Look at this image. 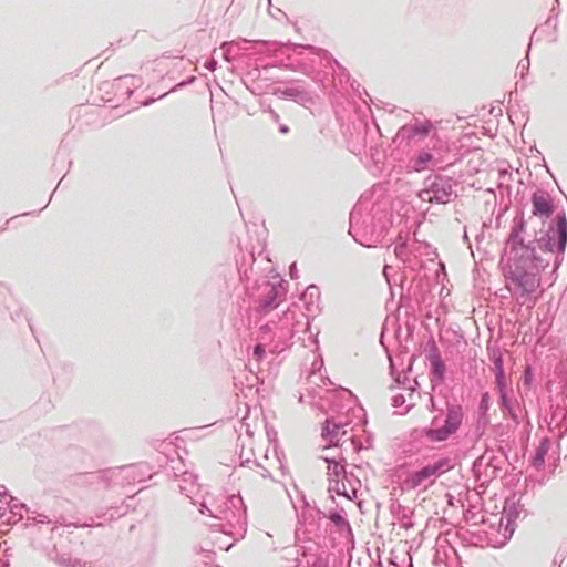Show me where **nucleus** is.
I'll return each instance as SVG.
<instances>
[{"label":"nucleus","mask_w":567,"mask_h":567,"mask_svg":"<svg viewBox=\"0 0 567 567\" xmlns=\"http://www.w3.org/2000/svg\"><path fill=\"white\" fill-rule=\"evenodd\" d=\"M530 241H534L535 248L538 247L542 252L557 251L563 254L567 245V218L565 213L557 214L543 235L537 237V234H535L533 239H526V243Z\"/></svg>","instance_id":"obj_7"},{"label":"nucleus","mask_w":567,"mask_h":567,"mask_svg":"<svg viewBox=\"0 0 567 567\" xmlns=\"http://www.w3.org/2000/svg\"><path fill=\"white\" fill-rule=\"evenodd\" d=\"M177 487L181 494L193 499L192 495L198 491L197 476L193 472H183L177 478Z\"/></svg>","instance_id":"obj_18"},{"label":"nucleus","mask_w":567,"mask_h":567,"mask_svg":"<svg viewBox=\"0 0 567 567\" xmlns=\"http://www.w3.org/2000/svg\"><path fill=\"white\" fill-rule=\"evenodd\" d=\"M405 401L406 400L403 394H396L392 398V405L396 409H402V411H400V414L408 413L412 406V404L404 406Z\"/></svg>","instance_id":"obj_27"},{"label":"nucleus","mask_w":567,"mask_h":567,"mask_svg":"<svg viewBox=\"0 0 567 567\" xmlns=\"http://www.w3.org/2000/svg\"><path fill=\"white\" fill-rule=\"evenodd\" d=\"M529 65H530V62H529V58L528 55L524 59H522L518 64H517V70H519L520 72V78L524 79L525 75L527 74L528 70H529Z\"/></svg>","instance_id":"obj_30"},{"label":"nucleus","mask_w":567,"mask_h":567,"mask_svg":"<svg viewBox=\"0 0 567 567\" xmlns=\"http://www.w3.org/2000/svg\"><path fill=\"white\" fill-rule=\"evenodd\" d=\"M239 457H240L243 464L250 462V460L248 457H244V453L243 452L240 453Z\"/></svg>","instance_id":"obj_44"},{"label":"nucleus","mask_w":567,"mask_h":567,"mask_svg":"<svg viewBox=\"0 0 567 567\" xmlns=\"http://www.w3.org/2000/svg\"><path fill=\"white\" fill-rule=\"evenodd\" d=\"M272 93L280 99H288L302 105L312 101L310 93L299 86L277 87Z\"/></svg>","instance_id":"obj_15"},{"label":"nucleus","mask_w":567,"mask_h":567,"mask_svg":"<svg viewBox=\"0 0 567 567\" xmlns=\"http://www.w3.org/2000/svg\"><path fill=\"white\" fill-rule=\"evenodd\" d=\"M279 132L282 134H287L289 132V127L286 124H281L279 126Z\"/></svg>","instance_id":"obj_41"},{"label":"nucleus","mask_w":567,"mask_h":567,"mask_svg":"<svg viewBox=\"0 0 567 567\" xmlns=\"http://www.w3.org/2000/svg\"><path fill=\"white\" fill-rule=\"evenodd\" d=\"M312 290L317 291V287L316 286H310L307 289V291H308V293H310V296H312Z\"/></svg>","instance_id":"obj_46"},{"label":"nucleus","mask_w":567,"mask_h":567,"mask_svg":"<svg viewBox=\"0 0 567 567\" xmlns=\"http://www.w3.org/2000/svg\"><path fill=\"white\" fill-rule=\"evenodd\" d=\"M416 137H425L429 136L434 130V125L430 120H425L423 122H414L411 123Z\"/></svg>","instance_id":"obj_22"},{"label":"nucleus","mask_w":567,"mask_h":567,"mask_svg":"<svg viewBox=\"0 0 567 567\" xmlns=\"http://www.w3.org/2000/svg\"><path fill=\"white\" fill-rule=\"evenodd\" d=\"M155 100H156V99H153V97L147 99V100H145V101L142 103V105H144V106H148V105H151L153 102H155Z\"/></svg>","instance_id":"obj_42"},{"label":"nucleus","mask_w":567,"mask_h":567,"mask_svg":"<svg viewBox=\"0 0 567 567\" xmlns=\"http://www.w3.org/2000/svg\"><path fill=\"white\" fill-rule=\"evenodd\" d=\"M344 424L342 422H334L332 419H327L322 427V437L331 445H337L341 436L346 434Z\"/></svg>","instance_id":"obj_17"},{"label":"nucleus","mask_w":567,"mask_h":567,"mask_svg":"<svg viewBox=\"0 0 567 567\" xmlns=\"http://www.w3.org/2000/svg\"><path fill=\"white\" fill-rule=\"evenodd\" d=\"M414 138H416L414 128H413L412 124L409 123L399 128L394 141L400 140L401 142L406 141L408 143H410Z\"/></svg>","instance_id":"obj_23"},{"label":"nucleus","mask_w":567,"mask_h":567,"mask_svg":"<svg viewBox=\"0 0 567 567\" xmlns=\"http://www.w3.org/2000/svg\"><path fill=\"white\" fill-rule=\"evenodd\" d=\"M269 114L271 116V118L275 121V122H278L279 121V115L276 111H274L272 109H269Z\"/></svg>","instance_id":"obj_38"},{"label":"nucleus","mask_w":567,"mask_h":567,"mask_svg":"<svg viewBox=\"0 0 567 567\" xmlns=\"http://www.w3.org/2000/svg\"><path fill=\"white\" fill-rule=\"evenodd\" d=\"M527 221L524 213L516 214L505 244L503 268L505 288L520 305L529 301L540 286L542 271L548 266L537 254L534 241L526 243Z\"/></svg>","instance_id":"obj_1"},{"label":"nucleus","mask_w":567,"mask_h":567,"mask_svg":"<svg viewBox=\"0 0 567 567\" xmlns=\"http://www.w3.org/2000/svg\"><path fill=\"white\" fill-rule=\"evenodd\" d=\"M244 426H246V429H245L246 434H247L249 437H251V436H252V432H251V430L249 429V426L243 423V424H241V427H244Z\"/></svg>","instance_id":"obj_43"},{"label":"nucleus","mask_w":567,"mask_h":567,"mask_svg":"<svg viewBox=\"0 0 567 567\" xmlns=\"http://www.w3.org/2000/svg\"><path fill=\"white\" fill-rule=\"evenodd\" d=\"M205 68L212 72L215 71L217 68V61L214 58L207 60L205 62Z\"/></svg>","instance_id":"obj_36"},{"label":"nucleus","mask_w":567,"mask_h":567,"mask_svg":"<svg viewBox=\"0 0 567 567\" xmlns=\"http://www.w3.org/2000/svg\"><path fill=\"white\" fill-rule=\"evenodd\" d=\"M394 254L399 259L404 260L408 255V245L405 243L396 244L394 247Z\"/></svg>","instance_id":"obj_31"},{"label":"nucleus","mask_w":567,"mask_h":567,"mask_svg":"<svg viewBox=\"0 0 567 567\" xmlns=\"http://www.w3.org/2000/svg\"><path fill=\"white\" fill-rule=\"evenodd\" d=\"M24 513L29 514V508L24 503L18 502L14 497H9L4 505H0V520L4 525H16L24 517Z\"/></svg>","instance_id":"obj_13"},{"label":"nucleus","mask_w":567,"mask_h":567,"mask_svg":"<svg viewBox=\"0 0 567 567\" xmlns=\"http://www.w3.org/2000/svg\"><path fill=\"white\" fill-rule=\"evenodd\" d=\"M271 328L269 324H265L261 327V331L265 332V340L267 339V334L270 332Z\"/></svg>","instance_id":"obj_40"},{"label":"nucleus","mask_w":567,"mask_h":567,"mask_svg":"<svg viewBox=\"0 0 567 567\" xmlns=\"http://www.w3.org/2000/svg\"><path fill=\"white\" fill-rule=\"evenodd\" d=\"M499 408L504 416H508L516 425L520 423L518 413L508 395H502V398H499Z\"/></svg>","instance_id":"obj_20"},{"label":"nucleus","mask_w":567,"mask_h":567,"mask_svg":"<svg viewBox=\"0 0 567 567\" xmlns=\"http://www.w3.org/2000/svg\"><path fill=\"white\" fill-rule=\"evenodd\" d=\"M517 516H518V512H517V509L515 508L514 505L512 507H509V508L506 507L504 513H503V515H502V520L506 519L505 530L506 532L508 530L511 533V535L514 533L513 525H514Z\"/></svg>","instance_id":"obj_24"},{"label":"nucleus","mask_w":567,"mask_h":567,"mask_svg":"<svg viewBox=\"0 0 567 567\" xmlns=\"http://www.w3.org/2000/svg\"><path fill=\"white\" fill-rule=\"evenodd\" d=\"M491 360L494 364L495 373L505 372L503 355L499 351H493V353L491 354Z\"/></svg>","instance_id":"obj_28"},{"label":"nucleus","mask_w":567,"mask_h":567,"mask_svg":"<svg viewBox=\"0 0 567 567\" xmlns=\"http://www.w3.org/2000/svg\"><path fill=\"white\" fill-rule=\"evenodd\" d=\"M322 458L328 464V491L344 496L349 501H354L358 497L361 481L352 472H348L344 464L334 457L323 456Z\"/></svg>","instance_id":"obj_4"},{"label":"nucleus","mask_w":567,"mask_h":567,"mask_svg":"<svg viewBox=\"0 0 567 567\" xmlns=\"http://www.w3.org/2000/svg\"><path fill=\"white\" fill-rule=\"evenodd\" d=\"M290 276H291L292 279L297 278V267H296V264H292L290 266Z\"/></svg>","instance_id":"obj_39"},{"label":"nucleus","mask_w":567,"mask_h":567,"mask_svg":"<svg viewBox=\"0 0 567 567\" xmlns=\"http://www.w3.org/2000/svg\"><path fill=\"white\" fill-rule=\"evenodd\" d=\"M453 468L450 457H440L416 471L408 473L404 478V486L408 489L426 488L431 486L437 477Z\"/></svg>","instance_id":"obj_8"},{"label":"nucleus","mask_w":567,"mask_h":567,"mask_svg":"<svg viewBox=\"0 0 567 567\" xmlns=\"http://www.w3.org/2000/svg\"><path fill=\"white\" fill-rule=\"evenodd\" d=\"M230 547H231V544L227 545V547H225V550H228Z\"/></svg>","instance_id":"obj_53"},{"label":"nucleus","mask_w":567,"mask_h":567,"mask_svg":"<svg viewBox=\"0 0 567 567\" xmlns=\"http://www.w3.org/2000/svg\"><path fill=\"white\" fill-rule=\"evenodd\" d=\"M489 405H491L489 393L488 392L482 393L480 402H478V408H477V413H478L480 419L486 417L487 412L489 410Z\"/></svg>","instance_id":"obj_26"},{"label":"nucleus","mask_w":567,"mask_h":567,"mask_svg":"<svg viewBox=\"0 0 567 567\" xmlns=\"http://www.w3.org/2000/svg\"><path fill=\"white\" fill-rule=\"evenodd\" d=\"M261 476L262 477H270V472L268 470H266V468H262Z\"/></svg>","instance_id":"obj_45"},{"label":"nucleus","mask_w":567,"mask_h":567,"mask_svg":"<svg viewBox=\"0 0 567 567\" xmlns=\"http://www.w3.org/2000/svg\"><path fill=\"white\" fill-rule=\"evenodd\" d=\"M533 378H534L533 371H532L530 367H527L524 371V377H523L524 385L529 386L533 381Z\"/></svg>","instance_id":"obj_35"},{"label":"nucleus","mask_w":567,"mask_h":567,"mask_svg":"<svg viewBox=\"0 0 567 567\" xmlns=\"http://www.w3.org/2000/svg\"><path fill=\"white\" fill-rule=\"evenodd\" d=\"M200 513L216 518L225 524L220 528L226 533V526H241L246 522V507L240 495H230L223 498L220 503H214L210 506L206 503L200 504Z\"/></svg>","instance_id":"obj_3"},{"label":"nucleus","mask_w":567,"mask_h":567,"mask_svg":"<svg viewBox=\"0 0 567 567\" xmlns=\"http://www.w3.org/2000/svg\"><path fill=\"white\" fill-rule=\"evenodd\" d=\"M285 296V288L281 282L271 284L264 280L258 285V295L255 297L257 309L260 312L269 311L279 303L278 299Z\"/></svg>","instance_id":"obj_10"},{"label":"nucleus","mask_w":567,"mask_h":567,"mask_svg":"<svg viewBox=\"0 0 567 567\" xmlns=\"http://www.w3.org/2000/svg\"><path fill=\"white\" fill-rule=\"evenodd\" d=\"M301 518L306 519L307 518V514L302 513Z\"/></svg>","instance_id":"obj_51"},{"label":"nucleus","mask_w":567,"mask_h":567,"mask_svg":"<svg viewBox=\"0 0 567 567\" xmlns=\"http://www.w3.org/2000/svg\"><path fill=\"white\" fill-rule=\"evenodd\" d=\"M61 184H62V179H61V181H59V184H58V186H56L55 190L59 188V186H60Z\"/></svg>","instance_id":"obj_52"},{"label":"nucleus","mask_w":567,"mask_h":567,"mask_svg":"<svg viewBox=\"0 0 567 567\" xmlns=\"http://www.w3.org/2000/svg\"><path fill=\"white\" fill-rule=\"evenodd\" d=\"M429 351L426 353V359L431 364V375L432 381L442 382L445 378L446 367L444 361L441 358V353L435 342L432 341L429 343Z\"/></svg>","instance_id":"obj_14"},{"label":"nucleus","mask_w":567,"mask_h":567,"mask_svg":"<svg viewBox=\"0 0 567 567\" xmlns=\"http://www.w3.org/2000/svg\"><path fill=\"white\" fill-rule=\"evenodd\" d=\"M532 215L539 219H548L555 213V204L551 195L543 189L537 188L530 196Z\"/></svg>","instance_id":"obj_12"},{"label":"nucleus","mask_w":567,"mask_h":567,"mask_svg":"<svg viewBox=\"0 0 567 567\" xmlns=\"http://www.w3.org/2000/svg\"><path fill=\"white\" fill-rule=\"evenodd\" d=\"M266 354V346L264 343H257L252 349V359L259 363Z\"/></svg>","instance_id":"obj_29"},{"label":"nucleus","mask_w":567,"mask_h":567,"mask_svg":"<svg viewBox=\"0 0 567 567\" xmlns=\"http://www.w3.org/2000/svg\"><path fill=\"white\" fill-rule=\"evenodd\" d=\"M2 491L0 489V505L3 503L2 498H9L11 495L8 494V491L2 486Z\"/></svg>","instance_id":"obj_37"},{"label":"nucleus","mask_w":567,"mask_h":567,"mask_svg":"<svg viewBox=\"0 0 567 567\" xmlns=\"http://www.w3.org/2000/svg\"><path fill=\"white\" fill-rule=\"evenodd\" d=\"M435 164L436 161L432 152L429 150H421L413 157L410 158L408 168L412 172L420 173L424 169L430 168L431 166H434Z\"/></svg>","instance_id":"obj_16"},{"label":"nucleus","mask_w":567,"mask_h":567,"mask_svg":"<svg viewBox=\"0 0 567 567\" xmlns=\"http://www.w3.org/2000/svg\"><path fill=\"white\" fill-rule=\"evenodd\" d=\"M349 234L353 239L364 247H375L381 243L383 229L374 224L370 214H362L355 206L350 213Z\"/></svg>","instance_id":"obj_6"},{"label":"nucleus","mask_w":567,"mask_h":567,"mask_svg":"<svg viewBox=\"0 0 567 567\" xmlns=\"http://www.w3.org/2000/svg\"><path fill=\"white\" fill-rule=\"evenodd\" d=\"M59 519L53 516V517H49L48 515L45 514H42V513H38L35 511L31 512L30 515L27 516V527H31V526H38L39 524H53L52 527H50L49 532L50 533H53L56 528V524H59Z\"/></svg>","instance_id":"obj_19"},{"label":"nucleus","mask_w":567,"mask_h":567,"mask_svg":"<svg viewBox=\"0 0 567 567\" xmlns=\"http://www.w3.org/2000/svg\"><path fill=\"white\" fill-rule=\"evenodd\" d=\"M340 481H344V486L349 489V481L340 477Z\"/></svg>","instance_id":"obj_48"},{"label":"nucleus","mask_w":567,"mask_h":567,"mask_svg":"<svg viewBox=\"0 0 567 567\" xmlns=\"http://www.w3.org/2000/svg\"><path fill=\"white\" fill-rule=\"evenodd\" d=\"M463 240H464V241H466V243H468V236H467L466 228L464 229Z\"/></svg>","instance_id":"obj_47"},{"label":"nucleus","mask_w":567,"mask_h":567,"mask_svg":"<svg viewBox=\"0 0 567 567\" xmlns=\"http://www.w3.org/2000/svg\"><path fill=\"white\" fill-rule=\"evenodd\" d=\"M464 419V408L458 403L447 402L443 419L435 415L431 425L423 429V435L432 443L445 442L460 430Z\"/></svg>","instance_id":"obj_2"},{"label":"nucleus","mask_w":567,"mask_h":567,"mask_svg":"<svg viewBox=\"0 0 567 567\" xmlns=\"http://www.w3.org/2000/svg\"><path fill=\"white\" fill-rule=\"evenodd\" d=\"M95 476L104 481L107 487H125L126 485L143 481V472L141 471V465H126L112 468L97 473Z\"/></svg>","instance_id":"obj_9"},{"label":"nucleus","mask_w":567,"mask_h":567,"mask_svg":"<svg viewBox=\"0 0 567 567\" xmlns=\"http://www.w3.org/2000/svg\"><path fill=\"white\" fill-rule=\"evenodd\" d=\"M48 556H49L52 560L56 561V563H58L59 565H61V566H70V567H71V564H72V561H73V560H71L70 558H66V557H64V556H59L58 554L55 555V557H53L51 551H49V553H48Z\"/></svg>","instance_id":"obj_33"},{"label":"nucleus","mask_w":567,"mask_h":567,"mask_svg":"<svg viewBox=\"0 0 567 567\" xmlns=\"http://www.w3.org/2000/svg\"><path fill=\"white\" fill-rule=\"evenodd\" d=\"M315 511L319 517L328 518L330 520L333 527V532L338 534L340 540H344L347 543L353 542L352 527L343 507L331 509L328 513L321 511L320 508H315Z\"/></svg>","instance_id":"obj_11"},{"label":"nucleus","mask_w":567,"mask_h":567,"mask_svg":"<svg viewBox=\"0 0 567 567\" xmlns=\"http://www.w3.org/2000/svg\"><path fill=\"white\" fill-rule=\"evenodd\" d=\"M311 567H329V557L327 555H318Z\"/></svg>","instance_id":"obj_32"},{"label":"nucleus","mask_w":567,"mask_h":567,"mask_svg":"<svg viewBox=\"0 0 567 567\" xmlns=\"http://www.w3.org/2000/svg\"><path fill=\"white\" fill-rule=\"evenodd\" d=\"M495 385L499 398H502V395H508V386L505 372L495 373Z\"/></svg>","instance_id":"obj_25"},{"label":"nucleus","mask_w":567,"mask_h":567,"mask_svg":"<svg viewBox=\"0 0 567 567\" xmlns=\"http://www.w3.org/2000/svg\"><path fill=\"white\" fill-rule=\"evenodd\" d=\"M342 391H343L344 393H347L348 395H350V396L352 395V393H351L349 390L342 389Z\"/></svg>","instance_id":"obj_50"},{"label":"nucleus","mask_w":567,"mask_h":567,"mask_svg":"<svg viewBox=\"0 0 567 567\" xmlns=\"http://www.w3.org/2000/svg\"><path fill=\"white\" fill-rule=\"evenodd\" d=\"M389 269H390V267H389V266H385V267H384V269H383L384 276H386V277H388V270H389Z\"/></svg>","instance_id":"obj_49"},{"label":"nucleus","mask_w":567,"mask_h":567,"mask_svg":"<svg viewBox=\"0 0 567 567\" xmlns=\"http://www.w3.org/2000/svg\"><path fill=\"white\" fill-rule=\"evenodd\" d=\"M549 446H550V442L548 439H543L540 441L539 445L537 446V449L535 451L534 456L530 460V463L534 467L539 468L544 464L545 456L548 453Z\"/></svg>","instance_id":"obj_21"},{"label":"nucleus","mask_w":567,"mask_h":567,"mask_svg":"<svg viewBox=\"0 0 567 567\" xmlns=\"http://www.w3.org/2000/svg\"><path fill=\"white\" fill-rule=\"evenodd\" d=\"M456 182L446 175L432 174L423 181V187L417 197L429 204L445 205L455 198Z\"/></svg>","instance_id":"obj_5"},{"label":"nucleus","mask_w":567,"mask_h":567,"mask_svg":"<svg viewBox=\"0 0 567 567\" xmlns=\"http://www.w3.org/2000/svg\"><path fill=\"white\" fill-rule=\"evenodd\" d=\"M512 174L507 169H499L498 171V186L502 187L505 182H508L511 179Z\"/></svg>","instance_id":"obj_34"}]
</instances>
